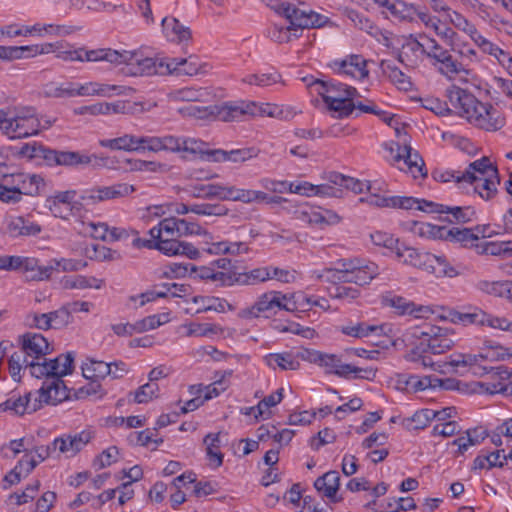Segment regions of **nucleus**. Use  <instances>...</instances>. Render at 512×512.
Instances as JSON below:
<instances>
[{
  "label": "nucleus",
  "instance_id": "1",
  "mask_svg": "<svg viewBox=\"0 0 512 512\" xmlns=\"http://www.w3.org/2000/svg\"><path fill=\"white\" fill-rule=\"evenodd\" d=\"M433 177L439 182L455 181L463 188H466V184L470 185L473 191L484 200H489L496 195L497 186L500 183L498 170L487 157L470 163L463 172L435 171Z\"/></svg>",
  "mask_w": 512,
  "mask_h": 512
},
{
  "label": "nucleus",
  "instance_id": "2",
  "mask_svg": "<svg viewBox=\"0 0 512 512\" xmlns=\"http://www.w3.org/2000/svg\"><path fill=\"white\" fill-rule=\"evenodd\" d=\"M447 96L451 104L460 110V115L475 127L488 132L504 127L506 119L503 113L490 103L480 102L469 91L452 86L447 90Z\"/></svg>",
  "mask_w": 512,
  "mask_h": 512
},
{
  "label": "nucleus",
  "instance_id": "3",
  "mask_svg": "<svg viewBox=\"0 0 512 512\" xmlns=\"http://www.w3.org/2000/svg\"><path fill=\"white\" fill-rule=\"evenodd\" d=\"M55 120L39 115L29 106H8L5 136L11 140L38 135L49 129Z\"/></svg>",
  "mask_w": 512,
  "mask_h": 512
},
{
  "label": "nucleus",
  "instance_id": "4",
  "mask_svg": "<svg viewBox=\"0 0 512 512\" xmlns=\"http://www.w3.org/2000/svg\"><path fill=\"white\" fill-rule=\"evenodd\" d=\"M401 339L405 345H414L417 342L432 354H442L455 344L450 329L430 324L408 328L403 332Z\"/></svg>",
  "mask_w": 512,
  "mask_h": 512
},
{
  "label": "nucleus",
  "instance_id": "5",
  "mask_svg": "<svg viewBox=\"0 0 512 512\" xmlns=\"http://www.w3.org/2000/svg\"><path fill=\"white\" fill-rule=\"evenodd\" d=\"M301 360L317 364L325 370L326 374L348 378L354 374V378L372 380L376 372L372 368H359L351 364L343 363L341 357L336 354L323 353L313 349L299 351Z\"/></svg>",
  "mask_w": 512,
  "mask_h": 512
},
{
  "label": "nucleus",
  "instance_id": "6",
  "mask_svg": "<svg viewBox=\"0 0 512 512\" xmlns=\"http://www.w3.org/2000/svg\"><path fill=\"white\" fill-rule=\"evenodd\" d=\"M395 253L399 261L404 264L421 268L437 276L454 277L457 272L449 264L445 256H437L427 252H419L413 247L397 243Z\"/></svg>",
  "mask_w": 512,
  "mask_h": 512
},
{
  "label": "nucleus",
  "instance_id": "7",
  "mask_svg": "<svg viewBox=\"0 0 512 512\" xmlns=\"http://www.w3.org/2000/svg\"><path fill=\"white\" fill-rule=\"evenodd\" d=\"M287 296L278 291H269L260 295L253 305L241 309L238 316L245 320H252L259 317L270 318L278 311H293L285 301Z\"/></svg>",
  "mask_w": 512,
  "mask_h": 512
},
{
  "label": "nucleus",
  "instance_id": "8",
  "mask_svg": "<svg viewBox=\"0 0 512 512\" xmlns=\"http://www.w3.org/2000/svg\"><path fill=\"white\" fill-rule=\"evenodd\" d=\"M420 37L427 40V58L433 60V66L441 75L452 79L455 75L465 71L462 63L454 59L452 54L435 39L425 35H420Z\"/></svg>",
  "mask_w": 512,
  "mask_h": 512
},
{
  "label": "nucleus",
  "instance_id": "9",
  "mask_svg": "<svg viewBox=\"0 0 512 512\" xmlns=\"http://www.w3.org/2000/svg\"><path fill=\"white\" fill-rule=\"evenodd\" d=\"M135 188L127 183H117L112 186L94 187L86 190L80 196L81 200L86 203H98L106 200L119 199L133 193Z\"/></svg>",
  "mask_w": 512,
  "mask_h": 512
},
{
  "label": "nucleus",
  "instance_id": "10",
  "mask_svg": "<svg viewBox=\"0 0 512 512\" xmlns=\"http://www.w3.org/2000/svg\"><path fill=\"white\" fill-rule=\"evenodd\" d=\"M285 18L290 22V28L294 29V38H299L305 28L320 27L323 24L322 16L311 11L292 6L286 8Z\"/></svg>",
  "mask_w": 512,
  "mask_h": 512
},
{
  "label": "nucleus",
  "instance_id": "11",
  "mask_svg": "<svg viewBox=\"0 0 512 512\" xmlns=\"http://www.w3.org/2000/svg\"><path fill=\"white\" fill-rule=\"evenodd\" d=\"M134 90L131 87L112 85L89 81L85 83L75 82V97H112L113 95H128Z\"/></svg>",
  "mask_w": 512,
  "mask_h": 512
},
{
  "label": "nucleus",
  "instance_id": "12",
  "mask_svg": "<svg viewBox=\"0 0 512 512\" xmlns=\"http://www.w3.org/2000/svg\"><path fill=\"white\" fill-rule=\"evenodd\" d=\"M394 145L396 146V154L393 156V159L394 162L398 164L397 167L400 170L411 173L414 178L419 175H426V173L423 172L424 161L417 151L413 150L412 147L407 144L400 146L398 143H395Z\"/></svg>",
  "mask_w": 512,
  "mask_h": 512
},
{
  "label": "nucleus",
  "instance_id": "13",
  "mask_svg": "<svg viewBox=\"0 0 512 512\" xmlns=\"http://www.w3.org/2000/svg\"><path fill=\"white\" fill-rule=\"evenodd\" d=\"M425 228L426 230H424V227L421 228L422 233L428 232L436 238L460 243L465 247L473 246L474 242L479 240L478 235L468 228L461 229L458 227H453L451 229H447L446 227L436 225H426Z\"/></svg>",
  "mask_w": 512,
  "mask_h": 512
},
{
  "label": "nucleus",
  "instance_id": "14",
  "mask_svg": "<svg viewBox=\"0 0 512 512\" xmlns=\"http://www.w3.org/2000/svg\"><path fill=\"white\" fill-rule=\"evenodd\" d=\"M339 75L362 80L368 77L367 61L362 55L352 54L343 60H335L332 66Z\"/></svg>",
  "mask_w": 512,
  "mask_h": 512
},
{
  "label": "nucleus",
  "instance_id": "15",
  "mask_svg": "<svg viewBox=\"0 0 512 512\" xmlns=\"http://www.w3.org/2000/svg\"><path fill=\"white\" fill-rule=\"evenodd\" d=\"M427 57V43H421L412 34L405 38L401 45L398 60L410 68H417Z\"/></svg>",
  "mask_w": 512,
  "mask_h": 512
},
{
  "label": "nucleus",
  "instance_id": "16",
  "mask_svg": "<svg viewBox=\"0 0 512 512\" xmlns=\"http://www.w3.org/2000/svg\"><path fill=\"white\" fill-rule=\"evenodd\" d=\"M37 394L38 397L36 398L40 403V408L43 404L57 405L68 398L64 381L58 376L44 381L42 387L37 391Z\"/></svg>",
  "mask_w": 512,
  "mask_h": 512
},
{
  "label": "nucleus",
  "instance_id": "17",
  "mask_svg": "<svg viewBox=\"0 0 512 512\" xmlns=\"http://www.w3.org/2000/svg\"><path fill=\"white\" fill-rule=\"evenodd\" d=\"M212 118L223 122L241 121L249 116V102L228 101L211 106Z\"/></svg>",
  "mask_w": 512,
  "mask_h": 512
},
{
  "label": "nucleus",
  "instance_id": "18",
  "mask_svg": "<svg viewBox=\"0 0 512 512\" xmlns=\"http://www.w3.org/2000/svg\"><path fill=\"white\" fill-rule=\"evenodd\" d=\"M75 190H67L56 192L54 195L46 199V207L50 210L53 216L62 219H68L74 215L76 197Z\"/></svg>",
  "mask_w": 512,
  "mask_h": 512
},
{
  "label": "nucleus",
  "instance_id": "19",
  "mask_svg": "<svg viewBox=\"0 0 512 512\" xmlns=\"http://www.w3.org/2000/svg\"><path fill=\"white\" fill-rule=\"evenodd\" d=\"M133 60L128 66H133L132 73L134 75H168L170 74L167 59H154L150 57H142L136 51H132Z\"/></svg>",
  "mask_w": 512,
  "mask_h": 512
},
{
  "label": "nucleus",
  "instance_id": "20",
  "mask_svg": "<svg viewBox=\"0 0 512 512\" xmlns=\"http://www.w3.org/2000/svg\"><path fill=\"white\" fill-rule=\"evenodd\" d=\"M22 349L19 351L32 359H44L50 353V345L47 339L39 333H26L20 338Z\"/></svg>",
  "mask_w": 512,
  "mask_h": 512
},
{
  "label": "nucleus",
  "instance_id": "21",
  "mask_svg": "<svg viewBox=\"0 0 512 512\" xmlns=\"http://www.w3.org/2000/svg\"><path fill=\"white\" fill-rule=\"evenodd\" d=\"M155 249L168 256H186L189 259H197L200 255L199 250L191 243L179 241L175 237H164L155 242Z\"/></svg>",
  "mask_w": 512,
  "mask_h": 512
},
{
  "label": "nucleus",
  "instance_id": "22",
  "mask_svg": "<svg viewBox=\"0 0 512 512\" xmlns=\"http://www.w3.org/2000/svg\"><path fill=\"white\" fill-rule=\"evenodd\" d=\"M32 394L11 395L6 401L0 404V411H9L13 415H24L25 413H33L40 409V403L37 398L31 399Z\"/></svg>",
  "mask_w": 512,
  "mask_h": 512
},
{
  "label": "nucleus",
  "instance_id": "23",
  "mask_svg": "<svg viewBox=\"0 0 512 512\" xmlns=\"http://www.w3.org/2000/svg\"><path fill=\"white\" fill-rule=\"evenodd\" d=\"M170 74L194 76L198 74H206L209 65L202 63L196 56L188 58H171L167 59Z\"/></svg>",
  "mask_w": 512,
  "mask_h": 512
},
{
  "label": "nucleus",
  "instance_id": "24",
  "mask_svg": "<svg viewBox=\"0 0 512 512\" xmlns=\"http://www.w3.org/2000/svg\"><path fill=\"white\" fill-rule=\"evenodd\" d=\"M91 438L92 434L89 431H81L75 435H64L53 441V450L58 449L61 453L74 456L82 450Z\"/></svg>",
  "mask_w": 512,
  "mask_h": 512
},
{
  "label": "nucleus",
  "instance_id": "25",
  "mask_svg": "<svg viewBox=\"0 0 512 512\" xmlns=\"http://www.w3.org/2000/svg\"><path fill=\"white\" fill-rule=\"evenodd\" d=\"M66 364H64V368L59 371L57 366V361H47L44 359H32L28 360L26 364V368L30 369V373L33 377L41 378V377H51L54 376L63 377L67 375V367L69 365V360L66 358Z\"/></svg>",
  "mask_w": 512,
  "mask_h": 512
},
{
  "label": "nucleus",
  "instance_id": "26",
  "mask_svg": "<svg viewBox=\"0 0 512 512\" xmlns=\"http://www.w3.org/2000/svg\"><path fill=\"white\" fill-rule=\"evenodd\" d=\"M331 95L324 96V102L328 106V108L334 112H337L339 117H347L352 114L354 111V97L358 96V91L356 89L346 90L344 92V98H336L335 93H330Z\"/></svg>",
  "mask_w": 512,
  "mask_h": 512
},
{
  "label": "nucleus",
  "instance_id": "27",
  "mask_svg": "<svg viewBox=\"0 0 512 512\" xmlns=\"http://www.w3.org/2000/svg\"><path fill=\"white\" fill-rule=\"evenodd\" d=\"M191 303L195 305V308H188V313L199 314L207 311H215L223 313L226 307L229 310H233V306L229 304L225 299L212 297V296H194L191 298Z\"/></svg>",
  "mask_w": 512,
  "mask_h": 512
},
{
  "label": "nucleus",
  "instance_id": "28",
  "mask_svg": "<svg viewBox=\"0 0 512 512\" xmlns=\"http://www.w3.org/2000/svg\"><path fill=\"white\" fill-rule=\"evenodd\" d=\"M442 318L453 324H462L464 326L470 324L484 325L486 322V313L479 308H473L469 312L447 309L442 315Z\"/></svg>",
  "mask_w": 512,
  "mask_h": 512
},
{
  "label": "nucleus",
  "instance_id": "29",
  "mask_svg": "<svg viewBox=\"0 0 512 512\" xmlns=\"http://www.w3.org/2000/svg\"><path fill=\"white\" fill-rule=\"evenodd\" d=\"M340 486V476L337 471H329L324 475L318 477L314 482L316 490L324 497H327L332 502H339L340 499L336 497L337 491Z\"/></svg>",
  "mask_w": 512,
  "mask_h": 512
},
{
  "label": "nucleus",
  "instance_id": "30",
  "mask_svg": "<svg viewBox=\"0 0 512 512\" xmlns=\"http://www.w3.org/2000/svg\"><path fill=\"white\" fill-rule=\"evenodd\" d=\"M268 199L263 191L241 189L235 186H226L224 201H239L245 204L262 203Z\"/></svg>",
  "mask_w": 512,
  "mask_h": 512
},
{
  "label": "nucleus",
  "instance_id": "31",
  "mask_svg": "<svg viewBox=\"0 0 512 512\" xmlns=\"http://www.w3.org/2000/svg\"><path fill=\"white\" fill-rule=\"evenodd\" d=\"M379 273V267L376 263L358 258V264L355 265L348 283L364 286L376 278Z\"/></svg>",
  "mask_w": 512,
  "mask_h": 512
},
{
  "label": "nucleus",
  "instance_id": "32",
  "mask_svg": "<svg viewBox=\"0 0 512 512\" xmlns=\"http://www.w3.org/2000/svg\"><path fill=\"white\" fill-rule=\"evenodd\" d=\"M385 302L401 315H413L415 318H424L431 313L429 307H417L413 302L407 301L400 296L386 297Z\"/></svg>",
  "mask_w": 512,
  "mask_h": 512
},
{
  "label": "nucleus",
  "instance_id": "33",
  "mask_svg": "<svg viewBox=\"0 0 512 512\" xmlns=\"http://www.w3.org/2000/svg\"><path fill=\"white\" fill-rule=\"evenodd\" d=\"M299 352L294 355L291 352L270 353L264 357L265 363L272 369L297 370L300 367Z\"/></svg>",
  "mask_w": 512,
  "mask_h": 512
},
{
  "label": "nucleus",
  "instance_id": "34",
  "mask_svg": "<svg viewBox=\"0 0 512 512\" xmlns=\"http://www.w3.org/2000/svg\"><path fill=\"white\" fill-rule=\"evenodd\" d=\"M53 271V265L43 266L37 258L26 257L22 273L27 281H44L50 279Z\"/></svg>",
  "mask_w": 512,
  "mask_h": 512
},
{
  "label": "nucleus",
  "instance_id": "35",
  "mask_svg": "<svg viewBox=\"0 0 512 512\" xmlns=\"http://www.w3.org/2000/svg\"><path fill=\"white\" fill-rule=\"evenodd\" d=\"M225 188H226V185H222L219 183H210V184H191L188 186V188L186 190L194 198L219 199V200L224 201Z\"/></svg>",
  "mask_w": 512,
  "mask_h": 512
},
{
  "label": "nucleus",
  "instance_id": "36",
  "mask_svg": "<svg viewBox=\"0 0 512 512\" xmlns=\"http://www.w3.org/2000/svg\"><path fill=\"white\" fill-rule=\"evenodd\" d=\"M125 105L123 102L116 103H106L100 102L91 105L81 106L74 110V113L77 115H109V114H118L124 112Z\"/></svg>",
  "mask_w": 512,
  "mask_h": 512
},
{
  "label": "nucleus",
  "instance_id": "37",
  "mask_svg": "<svg viewBox=\"0 0 512 512\" xmlns=\"http://www.w3.org/2000/svg\"><path fill=\"white\" fill-rule=\"evenodd\" d=\"M381 69L383 73L389 78L399 90L409 91L412 89V82L408 75L401 71L397 66L388 61L381 62Z\"/></svg>",
  "mask_w": 512,
  "mask_h": 512
},
{
  "label": "nucleus",
  "instance_id": "38",
  "mask_svg": "<svg viewBox=\"0 0 512 512\" xmlns=\"http://www.w3.org/2000/svg\"><path fill=\"white\" fill-rule=\"evenodd\" d=\"M162 27L167 38L170 40L186 41L191 38V31L188 27L179 22L178 19L173 17H165L162 19Z\"/></svg>",
  "mask_w": 512,
  "mask_h": 512
},
{
  "label": "nucleus",
  "instance_id": "39",
  "mask_svg": "<svg viewBox=\"0 0 512 512\" xmlns=\"http://www.w3.org/2000/svg\"><path fill=\"white\" fill-rule=\"evenodd\" d=\"M17 181L18 190L21 192V196L25 195H37L41 185H44V180L40 175L37 174H24L19 173L13 176Z\"/></svg>",
  "mask_w": 512,
  "mask_h": 512
},
{
  "label": "nucleus",
  "instance_id": "40",
  "mask_svg": "<svg viewBox=\"0 0 512 512\" xmlns=\"http://www.w3.org/2000/svg\"><path fill=\"white\" fill-rule=\"evenodd\" d=\"M8 231L14 237L34 236L41 232V227L23 217H16L8 224Z\"/></svg>",
  "mask_w": 512,
  "mask_h": 512
},
{
  "label": "nucleus",
  "instance_id": "41",
  "mask_svg": "<svg viewBox=\"0 0 512 512\" xmlns=\"http://www.w3.org/2000/svg\"><path fill=\"white\" fill-rule=\"evenodd\" d=\"M42 94L48 98H73L75 97V82L61 84L49 82L43 86Z\"/></svg>",
  "mask_w": 512,
  "mask_h": 512
},
{
  "label": "nucleus",
  "instance_id": "42",
  "mask_svg": "<svg viewBox=\"0 0 512 512\" xmlns=\"http://www.w3.org/2000/svg\"><path fill=\"white\" fill-rule=\"evenodd\" d=\"M105 284L103 279H98L94 276L76 275L73 277L65 278L63 285L66 289H101Z\"/></svg>",
  "mask_w": 512,
  "mask_h": 512
},
{
  "label": "nucleus",
  "instance_id": "43",
  "mask_svg": "<svg viewBox=\"0 0 512 512\" xmlns=\"http://www.w3.org/2000/svg\"><path fill=\"white\" fill-rule=\"evenodd\" d=\"M341 332L354 338H364L372 334L380 335L383 332V326L369 325L364 322H359L342 326Z\"/></svg>",
  "mask_w": 512,
  "mask_h": 512
},
{
  "label": "nucleus",
  "instance_id": "44",
  "mask_svg": "<svg viewBox=\"0 0 512 512\" xmlns=\"http://www.w3.org/2000/svg\"><path fill=\"white\" fill-rule=\"evenodd\" d=\"M242 82L262 88L269 87L277 83H283L282 76L277 71L249 74L242 78Z\"/></svg>",
  "mask_w": 512,
  "mask_h": 512
},
{
  "label": "nucleus",
  "instance_id": "45",
  "mask_svg": "<svg viewBox=\"0 0 512 512\" xmlns=\"http://www.w3.org/2000/svg\"><path fill=\"white\" fill-rule=\"evenodd\" d=\"M451 22L456 28L469 35L477 46H479L481 41L485 39V37L478 32L475 25L469 22L461 14L454 12V14L451 16Z\"/></svg>",
  "mask_w": 512,
  "mask_h": 512
},
{
  "label": "nucleus",
  "instance_id": "46",
  "mask_svg": "<svg viewBox=\"0 0 512 512\" xmlns=\"http://www.w3.org/2000/svg\"><path fill=\"white\" fill-rule=\"evenodd\" d=\"M444 213L450 215L448 221L451 223H467L476 217V212L471 206L460 207L445 205Z\"/></svg>",
  "mask_w": 512,
  "mask_h": 512
},
{
  "label": "nucleus",
  "instance_id": "47",
  "mask_svg": "<svg viewBox=\"0 0 512 512\" xmlns=\"http://www.w3.org/2000/svg\"><path fill=\"white\" fill-rule=\"evenodd\" d=\"M204 443L207 445L206 453L209 461L214 467H220L223 463V454L219 450V433L206 435Z\"/></svg>",
  "mask_w": 512,
  "mask_h": 512
},
{
  "label": "nucleus",
  "instance_id": "48",
  "mask_svg": "<svg viewBox=\"0 0 512 512\" xmlns=\"http://www.w3.org/2000/svg\"><path fill=\"white\" fill-rule=\"evenodd\" d=\"M249 116H269L273 118L288 119L281 108L274 104H257L249 102Z\"/></svg>",
  "mask_w": 512,
  "mask_h": 512
},
{
  "label": "nucleus",
  "instance_id": "49",
  "mask_svg": "<svg viewBox=\"0 0 512 512\" xmlns=\"http://www.w3.org/2000/svg\"><path fill=\"white\" fill-rule=\"evenodd\" d=\"M467 436H461L452 441V445L458 446L459 453L463 454L469 446L481 443L489 434L485 430L478 432L477 429L466 432Z\"/></svg>",
  "mask_w": 512,
  "mask_h": 512
},
{
  "label": "nucleus",
  "instance_id": "50",
  "mask_svg": "<svg viewBox=\"0 0 512 512\" xmlns=\"http://www.w3.org/2000/svg\"><path fill=\"white\" fill-rule=\"evenodd\" d=\"M31 35L43 36L44 34L57 35V36H65L76 31V28L73 26H64V25H53L46 24L41 25L39 23L30 26Z\"/></svg>",
  "mask_w": 512,
  "mask_h": 512
},
{
  "label": "nucleus",
  "instance_id": "51",
  "mask_svg": "<svg viewBox=\"0 0 512 512\" xmlns=\"http://www.w3.org/2000/svg\"><path fill=\"white\" fill-rule=\"evenodd\" d=\"M478 47L481 49L482 52L494 56L498 60V62L504 67H506L509 63L512 62V57L508 52L504 51L487 38L481 41V44Z\"/></svg>",
  "mask_w": 512,
  "mask_h": 512
},
{
  "label": "nucleus",
  "instance_id": "52",
  "mask_svg": "<svg viewBox=\"0 0 512 512\" xmlns=\"http://www.w3.org/2000/svg\"><path fill=\"white\" fill-rule=\"evenodd\" d=\"M508 281H488V280H480L476 283V288L488 295L495 297H504L506 296Z\"/></svg>",
  "mask_w": 512,
  "mask_h": 512
},
{
  "label": "nucleus",
  "instance_id": "53",
  "mask_svg": "<svg viewBox=\"0 0 512 512\" xmlns=\"http://www.w3.org/2000/svg\"><path fill=\"white\" fill-rule=\"evenodd\" d=\"M412 346H413V348L410 353V360H412L414 362H421V364L424 367H430L433 370H438L440 372H444L441 369L442 365L434 363L429 356L425 355V353L430 352L427 348L421 346L417 342H415V344Z\"/></svg>",
  "mask_w": 512,
  "mask_h": 512
},
{
  "label": "nucleus",
  "instance_id": "54",
  "mask_svg": "<svg viewBox=\"0 0 512 512\" xmlns=\"http://www.w3.org/2000/svg\"><path fill=\"white\" fill-rule=\"evenodd\" d=\"M434 418L435 414L433 409H422L415 412L414 415L406 421L409 428L419 430L428 426Z\"/></svg>",
  "mask_w": 512,
  "mask_h": 512
},
{
  "label": "nucleus",
  "instance_id": "55",
  "mask_svg": "<svg viewBox=\"0 0 512 512\" xmlns=\"http://www.w3.org/2000/svg\"><path fill=\"white\" fill-rule=\"evenodd\" d=\"M192 213L202 216H225L228 214V209L221 204H194L190 208Z\"/></svg>",
  "mask_w": 512,
  "mask_h": 512
},
{
  "label": "nucleus",
  "instance_id": "56",
  "mask_svg": "<svg viewBox=\"0 0 512 512\" xmlns=\"http://www.w3.org/2000/svg\"><path fill=\"white\" fill-rule=\"evenodd\" d=\"M268 279H271V272L268 268L264 267L253 269L249 273L240 274L237 277V282L244 285H251Z\"/></svg>",
  "mask_w": 512,
  "mask_h": 512
},
{
  "label": "nucleus",
  "instance_id": "57",
  "mask_svg": "<svg viewBox=\"0 0 512 512\" xmlns=\"http://www.w3.org/2000/svg\"><path fill=\"white\" fill-rule=\"evenodd\" d=\"M406 385L412 387L416 391L425 390L427 388H434L436 386H442L443 381L437 378H432L431 376H425L423 378H419L416 375H410L405 380Z\"/></svg>",
  "mask_w": 512,
  "mask_h": 512
},
{
  "label": "nucleus",
  "instance_id": "58",
  "mask_svg": "<svg viewBox=\"0 0 512 512\" xmlns=\"http://www.w3.org/2000/svg\"><path fill=\"white\" fill-rule=\"evenodd\" d=\"M51 316V328L52 329H61L69 325L73 317L70 314V311L67 307V304L60 307L58 310L52 311L48 313Z\"/></svg>",
  "mask_w": 512,
  "mask_h": 512
},
{
  "label": "nucleus",
  "instance_id": "59",
  "mask_svg": "<svg viewBox=\"0 0 512 512\" xmlns=\"http://www.w3.org/2000/svg\"><path fill=\"white\" fill-rule=\"evenodd\" d=\"M222 332L223 328L217 324L201 323L191 324L189 326L187 335L196 337H207L214 334H221Z\"/></svg>",
  "mask_w": 512,
  "mask_h": 512
},
{
  "label": "nucleus",
  "instance_id": "60",
  "mask_svg": "<svg viewBox=\"0 0 512 512\" xmlns=\"http://www.w3.org/2000/svg\"><path fill=\"white\" fill-rule=\"evenodd\" d=\"M132 51H118L110 48H105V57L104 61L109 62L113 65H128L133 60Z\"/></svg>",
  "mask_w": 512,
  "mask_h": 512
},
{
  "label": "nucleus",
  "instance_id": "61",
  "mask_svg": "<svg viewBox=\"0 0 512 512\" xmlns=\"http://www.w3.org/2000/svg\"><path fill=\"white\" fill-rule=\"evenodd\" d=\"M282 399L283 388H279L271 395L264 397L256 406L257 413L255 414V418L257 419L259 416H263L270 407L276 406Z\"/></svg>",
  "mask_w": 512,
  "mask_h": 512
},
{
  "label": "nucleus",
  "instance_id": "62",
  "mask_svg": "<svg viewBox=\"0 0 512 512\" xmlns=\"http://www.w3.org/2000/svg\"><path fill=\"white\" fill-rule=\"evenodd\" d=\"M28 357L23 353L14 352L9 358V372L14 380H20L21 370L26 368Z\"/></svg>",
  "mask_w": 512,
  "mask_h": 512
},
{
  "label": "nucleus",
  "instance_id": "63",
  "mask_svg": "<svg viewBox=\"0 0 512 512\" xmlns=\"http://www.w3.org/2000/svg\"><path fill=\"white\" fill-rule=\"evenodd\" d=\"M159 386L157 383H146L140 386L134 395V400L137 403H147L154 397H157Z\"/></svg>",
  "mask_w": 512,
  "mask_h": 512
},
{
  "label": "nucleus",
  "instance_id": "64",
  "mask_svg": "<svg viewBox=\"0 0 512 512\" xmlns=\"http://www.w3.org/2000/svg\"><path fill=\"white\" fill-rule=\"evenodd\" d=\"M483 252L489 255L512 256V241L485 242Z\"/></svg>",
  "mask_w": 512,
  "mask_h": 512
}]
</instances>
